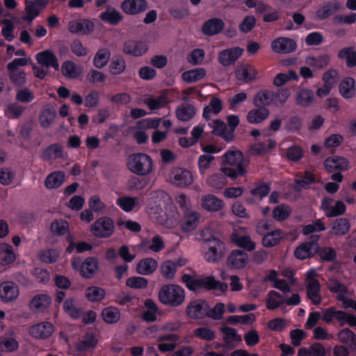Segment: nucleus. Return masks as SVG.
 <instances>
[{"instance_id":"nucleus-1","label":"nucleus","mask_w":356,"mask_h":356,"mask_svg":"<svg viewBox=\"0 0 356 356\" xmlns=\"http://www.w3.org/2000/svg\"><path fill=\"white\" fill-rule=\"evenodd\" d=\"M185 291L179 285L168 284L161 287L158 293L159 301L164 305L178 307L185 300Z\"/></svg>"},{"instance_id":"nucleus-2","label":"nucleus","mask_w":356,"mask_h":356,"mask_svg":"<svg viewBox=\"0 0 356 356\" xmlns=\"http://www.w3.org/2000/svg\"><path fill=\"white\" fill-rule=\"evenodd\" d=\"M168 197V195L164 193L155 192L152 194V197L149 200L147 213L151 220L157 224H167L170 225L175 222L173 216L167 220H163L161 218L164 210L162 200H165Z\"/></svg>"},{"instance_id":"nucleus-3","label":"nucleus","mask_w":356,"mask_h":356,"mask_svg":"<svg viewBox=\"0 0 356 356\" xmlns=\"http://www.w3.org/2000/svg\"><path fill=\"white\" fill-rule=\"evenodd\" d=\"M127 168L134 174L145 176L153 170V161L149 155L145 153L131 154L127 160Z\"/></svg>"},{"instance_id":"nucleus-4","label":"nucleus","mask_w":356,"mask_h":356,"mask_svg":"<svg viewBox=\"0 0 356 356\" xmlns=\"http://www.w3.org/2000/svg\"><path fill=\"white\" fill-rule=\"evenodd\" d=\"M300 301V296L297 293L288 298L286 295L282 296L276 291H270L266 299V307L270 310H274L284 304L288 306L298 305Z\"/></svg>"},{"instance_id":"nucleus-5","label":"nucleus","mask_w":356,"mask_h":356,"mask_svg":"<svg viewBox=\"0 0 356 356\" xmlns=\"http://www.w3.org/2000/svg\"><path fill=\"white\" fill-rule=\"evenodd\" d=\"M223 243L217 238L205 239L202 245L204 259L210 263H216L222 257Z\"/></svg>"},{"instance_id":"nucleus-6","label":"nucleus","mask_w":356,"mask_h":356,"mask_svg":"<svg viewBox=\"0 0 356 356\" xmlns=\"http://www.w3.org/2000/svg\"><path fill=\"white\" fill-rule=\"evenodd\" d=\"M90 231L97 238H108L114 233L115 224L111 218L102 216L91 225Z\"/></svg>"},{"instance_id":"nucleus-7","label":"nucleus","mask_w":356,"mask_h":356,"mask_svg":"<svg viewBox=\"0 0 356 356\" xmlns=\"http://www.w3.org/2000/svg\"><path fill=\"white\" fill-rule=\"evenodd\" d=\"M72 268L86 278L92 277L98 270V261L93 257H88L84 261L80 258H74L72 261Z\"/></svg>"},{"instance_id":"nucleus-8","label":"nucleus","mask_w":356,"mask_h":356,"mask_svg":"<svg viewBox=\"0 0 356 356\" xmlns=\"http://www.w3.org/2000/svg\"><path fill=\"white\" fill-rule=\"evenodd\" d=\"M317 273L314 269H310L306 273V289L308 298L314 305H319L321 302L320 294L321 286L316 280Z\"/></svg>"},{"instance_id":"nucleus-9","label":"nucleus","mask_w":356,"mask_h":356,"mask_svg":"<svg viewBox=\"0 0 356 356\" xmlns=\"http://www.w3.org/2000/svg\"><path fill=\"white\" fill-rule=\"evenodd\" d=\"M234 75L236 79L242 83H250L259 77V72L252 65L241 64L236 67Z\"/></svg>"},{"instance_id":"nucleus-10","label":"nucleus","mask_w":356,"mask_h":356,"mask_svg":"<svg viewBox=\"0 0 356 356\" xmlns=\"http://www.w3.org/2000/svg\"><path fill=\"white\" fill-rule=\"evenodd\" d=\"M225 163L238 169L241 175L247 173L246 166L243 154L237 149H230L223 155Z\"/></svg>"},{"instance_id":"nucleus-11","label":"nucleus","mask_w":356,"mask_h":356,"mask_svg":"<svg viewBox=\"0 0 356 356\" xmlns=\"http://www.w3.org/2000/svg\"><path fill=\"white\" fill-rule=\"evenodd\" d=\"M94 23L87 19H74L68 24L69 31L79 35H88L94 30Z\"/></svg>"},{"instance_id":"nucleus-12","label":"nucleus","mask_w":356,"mask_h":356,"mask_svg":"<svg viewBox=\"0 0 356 356\" xmlns=\"http://www.w3.org/2000/svg\"><path fill=\"white\" fill-rule=\"evenodd\" d=\"M54 332V325L47 321L42 322L31 326L29 329V334L38 339L49 337Z\"/></svg>"},{"instance_id":"nucleus-13","label":"nucleus","mask_w":356,"mask_h":356,"mask_svg":"<svg viewBox=\"0 0 356 356\" xmlns=\"http://www.w3.org/2000/svg\"><path fill=\"white\" fill-rule=\"evenodd\" d=\"M172 181L179 187H187L193 181L192 173L184 168H177L171 172Z\"/></svg>"},{"instance_id":"nucleus-14","label":"nucleus","mask_w":356,"mask_h":356,"mask_svg":"<svg viewBox=\"0 0 356 356\" xmlns=\"http://www.w3.org/2000/svg\"><path fill=\"white\" fill-rule=\"evenodd\" d=\"M272 50L276 54H289L296 49V43L292 39L280 37L271 43Z\"/></svg>"},{"instance_id":"nucleus-15","label":"nucleus","mask_w":356,"mask_h":356,"mask_svg":"<svg viewBox=\"0 0 356 356\" xmlns=\"http://www.w3.org/2000/svg\"><path fill=\"white\" fill-rule=\"evenodd\" d=\"M249 261V257L246 252L239 250H233L227 259V266L233 269H243Z\"/></svg>"},{"instance_id":"nucleus-16","label":"nucleus","mask_w":356,"mask_h":356,"mask_svg":"<svg viewBox=\"0 0 356 356\" xmlns=\"http://www.w3.org/2000/svg\"><path fill=\"white\" fill-rule=\"evenodd\" d=\"M19 294V288L13 282H4L0 285V298L4 302L15 300Z\"/></svg>"},{"instance_id":"nucleus-17","label":"nucleus","mask_w":356,"mask_h":356,"mask_svg":"<svg viewBox=\"0 0 356 356\" xmlns=\"http://www.w3.org/2000/svg\"><path fill=\"white\" fill-rule=\"evenodd\" d=\"M147 6L146 0H124L120 8L124 13L135 15L146 10Z\"/></svg>"},{"instance_id":"nucleus-18","label":"nucleus","mask_w":356,"mask_h":356,"mask_svg":"<svg viewBox=\"0 0 356 356\" xmlns=\"http://www.w3.org/2000/svg\"><path fill=\"white\" fill-rule=\"evenodd\" d=\"M35 58L38 63L42 66L47 68L53 67L56 70L59 69L58 58L54 53L49 49L36 54Z\"/></svg>"},{"instance_id":"nucleus-19","label":"nucleus","mask_w":356,"mask_h":356,"mask_svg":"<svg viewBox=\"0 0 356 356\" xmlns=\"http://www.w3.org/2000/svg\"><path fill=\"white\" fill-rule=\"evenodd\" d=\"M201 215L195 211H190L186 213L180 222V228L184 232H191L195 230L198 226Z\"/></svg>"},{"instance_id":"nucleus-20","label":"nucleus","mask_w":356,"mask_h":356,"mask_svg":"<svg viewBox=\"0 0 356 356\" xmlns=\"http://www.w3.org/2000/svg\"><path fill=\"white\" fill-rule=\"evenodd\" d=\"M350 229V224L346 218H337L331 223V228L327 232V236L332 238L334 236H344L349 232Z\"/></svg>"},{"instance_id":"nucleus-21","label":"nucleus","mask_w":356,"mask_h":356,"mask_svg":"<svg viewBox=\"0 0 356 356\" xmlns=\"http://www.w3.org/2000/svg\"><path fill=\"white\" fill-rule=\"evenodd\" d=\"M243 53V49L233 47L220 52L218 55L219 62L223 66H228L234 63Z\"/></svg>"},{"instance_id":"nucleus-22","label":"nucleus","mask_w":356,"mask_h":356,"mask_svg":"<svg viewBox=\"0 0 356 356\" xmlns=\"http://www.w3.org/2000/svg\"><path fill=\"white\" fill-rule=\"evenodd\" d=\"M201 206L209 212H216L225 207L223 201L213 195H206L202 197Z\"/></svg>"},{"instance_id":"nucleus-23","label":"nucleus","mask_w":356,"mask_h":356,"mask_svg":"<svg viewBox=\"0 0 356 356\" xmlns=\"http://www.w3.org/2000/svg\"><path fill=\"white\" fill-rule=\"evenodd\" d=\"M207 304L202 300L192 301L187 307L188 316L193 319H200L204 316Z\"/></svg>"},{"instance_id":"nucleus-24","label":"nucleus","mask_w":356,"mask_h":356,"mask_svg":"<svg viewBox=\"0 0 356 356\" xmlns=\"http://www.w3.org/2000/svg\"><path fill=\"white\" fill-rule=\"evenodd\" d=\"M62 74L67 79H76L83 73V67L72 60L65 61L60 68Z\"/></svg>"},{"instance_id":"nucleus-25","label":"nucleus","mask_w":356,"mask_h":356,"mask_svg":"<svg viewBox=\"0 0 356 356\" xmlns=\"http://www.w3.org/2000/svg\"><path fill=\"white\" fill-rule=\"evenodd\" d=\"M319 251V245L316 242L305 243L300 245L295 250V256L300 259H305L315 254Z\"/></svg>"},{"instance_id":"nucleus-26","label":"nucleus","mask_w":356,"mask_h":356,"mask_svg":"<svg viewBox=\"0 0 356 356\" xmlns=\"http://www.w3.org/2000/svg\"><path fill=\"white\" fill-rule=\"evenodd\" d=\"M324 165L329 172H334L347 170L349 162L343 157L332 156L325 159Z\"/></svg>"},{"instance_id":"nucleus-27","label":"nucleus","mask_w":356,"mask_h":356,"mask_svg":"<svg viewBox=\"0 0 356 356\" xmlns=\"http://www.w3.org/2000/svg\"><path fill=\"white\" fill-rule=\"evenodd\" d=\"M209 125L212 128L213 134L220 136L227 142L233 140V131L227 129L224 122L219 120H215L209 122Z\"/></svg>"},{"instance_id":"nucleus-28","label":"nucleus","mask_w":356,"mask_h":356,"mask_svg":"<svg viewBox=\"0 0 356 356\" xmlns=\"http://www.w3.org/2000/svg\"><path fill=\"white\" fill-rule=\"evenodd\" d=\"M47 3V1L44 0H27L26 2V16L24 19L31 22L39 15L40 10L44 8Z\"/></svg>"},{"instance_id":"nucleus-29","label":"nucleus","mask_w":356,"mask_h":356,"mask_svg":"<svg viewBox=\"0 0 356 356\" xmlns=\"http://www.w3.org/2000/svg\"><path fill=\"white\" fill-rule=\"evenodd\" d=\"M158 267L156 259L147 257L138 261L136 267V271L141 275H149L152 274Z\"/></svg>"},{"instance_id":"nucleus-30","label":"nucleus","mask_w":356,"mask_h":356,"mask_svg":"<svg viewBox=\"0 0 356 356\" xmlns=\"http://www.w3.org/2000/svg\"><path fill=\"white\" fill-rule=\"evenodd\" d=\"M270 115V111L265 107H257L250 110L246 115L247 121L250 124H259Z\"/></svg>"},{"instance_id":"nucleus-31","label":"nucleus","mask_w":356,"mask_h":356,"mask_svg":"<svg viewBox=\"0 0 356 356\" xmlns=\"http://www.w3.org/2000/svg\"><path fill=\"white\" fill-rule=\"evenodd\" d=\"M224 26L225 23L221 19L211 18L203 24L202 31L204 35H214L220 33Z\"/></svg>"},{"instance_id":"nucleus-32","label":"nucleus","mask_w":356,"mask_h":356,"mask_svg":"<svg viewBox=\"0 0 356 356\" xmlns=\"http://www.w3.org/2000/svg\"><path fill=\"white\" fill-rule=\"evenodd\" d=\"M165 244L163 238L158 234L154 236L152 239L143 240L139 248L144 251L158 252L164 248Z\"/></svg>"},{"instance_id":"nucleus-33","label":"nucleus","mask_w":356,"mask_h":356,"mask_svg":"<svg viewBox=\"0 0 356 356\" xmlns=\"http://www.w3.org/2000/svg\"><path fill=\"white\" fill-rule=\"evenodd\" d=\"M51 304V299L47 294L35 295L30 302V308L34 312H41Z\"/></svg>"},{"instance_id":"nucleus-34","label":"nucleus","mask_w":356,"mask_h":356,"mask_svg":"<svg viewBox=\"0 0 356 356\" xmlns=\"http://www.w3.org/2000/svg\"><path fill=\"white\" fill-rule=\"evenodd\" d=\"M148 50L147 45L142 42L129 40L125 42L123 51L125 54L134 56H140Z\"/></svg>"},{"instance_id":"nucleus-35","label":"nucleus","mask_w":356,"mask_h":356,"mask_svg":"<svg viewBox=\"0 0 356 356\" xmlns=\"http://www.w3.org/2000/svg\"><path fill=\"white\" fill-rule=\"evenodd\" d=\"M295 99L298 106L308 107L312 105L314 101V94L313 91L309 88H299L295 95Z\"/></svg>"},{"instance_id":"nucleus-36","label":"nucleus","mask_w":356,"mask_h":356,"mask_svg":"<svg viewBox=\"0 0 356 356\" xmlns=\"http://www.w3.org/2000/svg\"><path fill=\"white\" fill-rule=\"evenodd\" d=\"M116 204L125 212H130L134 209H139L141 207L140 200L136 197H120L116 200Z\"/></svg>"},{"instance_id":"nucleus-37","label":"nucleus","mask_w":356,"mask_h":356,"mask_svg":"<svg viewBox=\"0 0 356 356\" xmlns=\"http://www.w3.org/2000/svg\"><path fill=\"white\" fill-rule=\"evenodd\" d=\"M65 180V174L63 171H54L49 174L45 180L44 185L47 189L58 188L63 185Z\"/></svg>"},{"instance_id":"nucleus-38","label":"nucleus","mask_w":356,"mask_h":356,"mask_svg":"<svg viewBox=\"0 0 356 356\" xmlns=\"http://www.w3.org/2000/svg\"><path fill=\"white\" fill-rule=\"evenodd\" d=\"M168 98L165 95H159L157 97L153 95H147L144 99V104L152 111H154L165 107L168 104Z\"/></svg>"},{"instance_id":"nucleus-39","label":"nucleus","mask_w":356,"mask_h":356,"mask_svg":"<svg viewBox=\"0 0 356 356\" xmlns=\"http://www.w3.org/2000/svg\"><path fill=\"white\" fill-rule=\"evenodd\" d=\"M227 288L228 286L227 284L221 283L216 280L213 276L200 277V289H216L220 291H225Z\"/></svg>"},{"instance_id":"nucleus-40","label":"nucleus","mask_w":356,"mask_h":356,"mask_svg":"<svg viewBox=\"0 0 356 356\" xmlns=\"http://www.w3.org/2000/svg\"><path fill=\"white\" fill-rule=\"evenodd\" d=\"M222 110V101L216 97H212L209 104L204 108L203 117L209 120L213 115H216L220 113Z\"/></svg>"},{"instance_id":"nucleus-41","label":"nucleus","mask_w":356,"mask_h":356,"mask_svg":"<svg viewBox=\"0 0 356 356\" xmlns=\"http://www.w3.org/2000/svg\"><path fill=\"white\" fill-rule=\"evenodd\" d=\"M328 289L332 293L337 294V298L343 303L346 300L348 296L347 288L338 280L330 279L327 283Z\"/></svg>"},{"instance_id":"nucleus-42","label":"nucleus","mask_w":356,"mask_h":356,"mask_svg":"<svg viewBox=\"0 0 356 356\" xmlns=\"http://www.w3.org/2000/svg\"><path fill=\"white\" fill-rule=\"evenodd\" d=\"M284 236V234L281 229H275L263 236L262 244L266 248L274 247L281 241Z\"/></svg>"},{"instance_id":"nucleus-43","label":"nucleus","mask_w":356,"mask_h":356,"mask_svg":"<svg viewBox=\"0 0 356 356\" xmlns=\"http://www.w3.org/2000/svg\"><path fill=\"white\" fill-rule=\"evenodd\" d=\"M274 92L268 90L258 92L254 97L253 104L256 107H264L273 102Z\"/></svg>"},{"instance_id":"nucleus-44","label":"nucleus","mask_w":356,"mask_h":356,"mask_svg":"<svg viewBox=\"0 0 356 356\" xmlns=\"http://www.w3.org/2000/svg\"><path fill=\"white\" fill-rule=\"evenodd\" d=\"M145 311L143 313V318L147 322H154L157 318L159 309L156 302L152 299H146L144 302Z\"/></svg>"},{"instance_id":"nucleus-45","label":"nucleus","mask_w":356,"mask_h":356,"mask_svg":"<svg viewBox=\"0 0 356 356\" xmlns=\"http://www.w3.org/2000/svg\"><path fill=\"white\" fill-rule=\"evenodd\" d=\"M220 331L222 334V339L228 345H234L242 340L241 337L238 334L237 330L233 327L224 326L220 327Z\"/></svg>"},{"instance_id":"nucleus-46","label":"nucleus","mask_w":356,"mask_h":356,"mask_svg":"<svg viewBox=\"0 0 356 356\" xmlns=\"http://www.w3.org/2000/svg\"><path fill=\"white\" fill-rule=\"evenodd\" d=\"M101 316L105 323L108 324H114L119 321L121 317V314L117 307L111 306L103 309Z\"/></svg>"},{"instance_id":"nucleus-47","label":"nucleus","mask_w":356,"mask_h":356,"mask_svg":"<svg viewBox=\"0 0 356 356\" xmlns=\"http://www.w3.org/2000/svg\"><path fill=\"white\" fill-rule=\"evenodd\" d=\"M355 80L351 77L346 78L339 86V92L346 99H349L355 95L356 90Z\"/></svg>"},{"instance_id":"nucleus-48","label":"nucleus","mask_w":356,"mask_h":356,"mask_svg":"<svg viewBox=\"0 0 356 356\" xmlns=\"http://www.w3.org/2000/svg\"><path fill=\"white\" fill-rule=\"evenodd\" d=\"M15 260V254L11 245L7 243L0 244V264L8 265Z\"/></svg>"},{"instance_id":"nucleus-49","label":"nucleus","mask_w":356,"mask_h":356,"mask_svg":"<svg viewBox=\"0 0 356 356\" xmlns=\"http://www.w3.org/2000/svg\"><path fill=\"white\" fill-rule=\"evenodd\" d=\"M341 5L337 2L327 3L321 7L316 12L318 17L321 19H324L339 10Z\"/></svg>"},{"instance_id":"nucleus-50","label":"nucleus","mask_w":356,"mask_h":356,"mask_svg":"<svg viewBox=\"0 0 356 356\" xmlns=\"http://www.w3.org/2000/svg\"><path fill=\"white\" fill-rule=\"evenodd\" d=\"M106 296V291L103 288L92 286L86 289V297L92 302L102 300Z\"/></svg>"},{"instance_id":"nucleus-51","label":"nucleus","mask_w":356,"mask_h":356,"mask_svg":"<svg viewBox=\"0 0 356 356\" xmlns=\"http://www.w3.org/2000/svg\"><path fill=\"white\" fill-rule=\"evenodd\" d=\"M100 19L104 22L115 25L122 19L120 13L113 8H108L100 14Z\"/></svg>"},{"instance_id":"nucleus-52","label":"nucleus","mask_w":356,"mask_h":356,"mask_svg":"<svg viewBox=\"0 0 356 356\" xmlns=\"http://www.w3.org/2000/svg\"><path fill=\"white\" fill-rule=\"evenodd\" d=\"M206 75V71L204 68L199 67L184 72L181 75L183 80L187 83L197 81Z\"/></svg>"},{"instance_id":"nucleus-53","label":"nucleus","mask_w":356,"mask_h":356,"mask_svg":"<svg viewBox=\"0 0 356 356\" xmlns=\"http://www.w3.org/2000/svg\"><path fill=\"white\" fill-rule=\"evenodd\" d=\"M110 51L107 49H100L95 54L93 59L94 65L99 69L105 67L110 59Z\"/></svg>"},{"instance_id":"nucleus-54","label":"nucleus","mask_w":356,"mask_h":356,"mask_svg":"<svg viewBox=\"0 0 356 356\" xmlns=\"http://www.w3.org/2000/svg\"><path fill=\"white\" fill-rule=\"evenodd\" d=\"M196 113V109L191 105H182L177 108L176 111L177 118L181 121H188L193 118Z\"/></svg>"},{"instance_id":"nucleus-55","label":"nucleus","mask_w":356,"mask_h":356,"mask_svg":"<svg viewBox=\"0 0 356 356\" xmlns=\"http://www.w3.org/2000/svg\"><path fill=\"white\" fill-rule=\"evenodd\" d=\"M330 57L326 55H322L317 57L307 56L306 63L314 69H322L328 65Z\"/></svg>"},{"instance_id":"nucleus-56","label":"nucleus","mask_w":356,"mask_h":356,"mask_svg":"<svg viewBox=\"0 0 356 356\" xmlns=\"http://www.w3.org/2000/svg\"><path fill=\"white\" fill-rule=\"evenodd\" d=\"M160 270L161 275L165 279L172 280L177 272L176 264L171 260H166L161 264Z\"/></svg>"},{"instance_id":"nucleus-57","label":"nucleus","mask_w":356,"mask_h":356,"mask_svg":"<svg viewBox=\"0 0 356 356\" xmlns=\"http://www.w3.org/2000/svg\"><path fill=\"white\" fill-rule=\"evenodd\" d=\"M232 240L238 247L244 248L248 251L253 250L256 246L255 243L248 235L238 236L237 234H234Z\"/></svg>"},{"instance_id":"nucleus-58","label":"nucleus","mask_w":356,"mask_h":356,"mask_svg":"<svg viewBox=\"0 0 356 356\" xmlns=\"http://www.w3.org/2000/svg\"><path fill=\"white\" fill-rule=\"evenodd\" d=\"M59 252L56 249H47L40 251L38 254L40 260L44 263L52 264L58 259Z\"/></svg>"},{"instance_id":"nucleus-59","label":"nucleus","mask_w":356,"mask_h":356,"mask_svg":"<svg viewBox=\"0 0 356 356\" xmlns=\"http://www.w3.org/2000/svg\"><path fill=\"white\" fill-rule=\"evenodd\" d=\"M194 337L207 341H213L216 337L215 332L209 327H200L194 330Z\"/></svg>"},{"instance_id":"nucleus-60","label":"nucleus","mask_w":356,"mask_h":356,"mask_svg":"<svg viewBox=\"0 0 356 356\" xmlns=\"http://www.w3.org/2000/svg\"><path fill=\"white\" fill-rule=\"evenodd\" d=\"M63 309L72 318L77 319L81 317V311L76 307L73 298H68L64 301Z\"/></svg>"},{"instance_id":"nucleus-61","label":"nucleus","mask_w":356,"mask_h":356,"mask_svg":"<svg viewBox=\"0 0 356 356\" xmlns=\"http://www.w3.org/2000/svg\"><path fill=\"white\" fill-rule=\"evenodd\" d=\"M24 111V108L22 106L17 103H12L6 107L4 114L9 119H17L22 116Z\"/></svg>"},{"instance_id":"nucleus-62","label":"nucleus","mask_w":356,"mask_h":356,"mask_svg":"<svg viewBox=\"0 0 356 356\" xmlns=\"http://www.w3.org/2000/svg\"><path fill=\"white\" fill-rule=\"evenodd\" d=\"M63 156V147L58 144H54L47 147L42 155L44 160L56 159Z\"/></svg>"},{"instance_id":"nucleus-63","label":"nucleus","mask_w":356,"mask_h":356,"mask_svg":"<svg viewBox=\"0 0 356 356\" xmlns=\"http://www.w3.org/2000/svg\"><path fill=\"white\" fill-rule=\"evenodd\" d=\"M19 348V343L15 338L3 337L0 338V350L3 352H14Z\"/></svg>"},{"instance_id":"nucleus-64","label":"nucleus","mask_w":356,"mask_h":356,"mask_svg":"<svg viewBox=\"0 0 356 356\" xmlns=\"http://www.w3.org/2000/svg\"><path fill=\"white\" fill-rule=\"evenodd\" d=\"M291 208L286 204H280L275 207L273 211V217L277 221L286 220L291 214Z\"/></svg>"}]
</instances>
